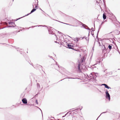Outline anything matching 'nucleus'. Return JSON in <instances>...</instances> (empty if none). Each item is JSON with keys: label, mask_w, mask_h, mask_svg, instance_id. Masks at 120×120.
<instances>
[{"label": "nucleus", "mask_w": 120, "mask_h": 120, "mask_svg": "<svg viewBox=\"0 0 120 120\" xmlns=\"http://www.w3.org/2000/svg\"><path fill=\"white\" fill-rule=\"evenodd\" d=\"M29 63L30 65H32L33 66V64L32 63H30L29 62Z\"/></svg>", "instance_id": "49530a36"}, {"label": "nucleus", "mask_w": 120, "mask_h": 120, "mask_svg": "<svg viewBox=\"0 0 120 120\" xmlns=\"http://www.w3.org/2000/svg\"><path fill=\"white\" fill-rule=\"evenodd\" d=\"M47 28L48 29V31L49 34H55V36L56 37L55 34V33L54 32L53 30L54 29L52 28L49 27H47Z\"/></svg>", "instance_id": "f03ea898"}, {"label": "nucleus", "mask_w": 120, "mask_h": 120, "mask_svg": "<svg viewBox=\"0 0 120 120\" xmlns=\"http://www.w3.org/2000/svg\"><path fill=\"white\" fill-rule=\"evenodd\" d=\"M58 32L59 33V34H61V33H61V32H59V31H58Z\"/></svg>", "instance_id": "603ef678"}, {"label": "nucleus", "mask_w": 120, "mask_h": 120, "mask_svg": "<svg viewBox=\"0 0 120 120\" xmlns=\"http://www.w3.org/2000/svg\"><path fill=\"white\" fill-rule=\"evenodd\" d=\"M58 68H59V70H58V69L56 68V70H57L59 72L61 73L62 74H63L62 73H61V71L60 70V69L62 70L63 71H64V68L62 67L59 66V67H58Z\"/></svg>", "instance_id": "6e6552de"}, {"label": "nucleus", "mask_w": 120, "mask_h": 120, "mask_svg": "<svg viewBox=\"0 0 120 120\" xmlns=\"http://www.w3.org/2000/svg\"><path fill=\"white\" fill-rule=\"evenodd\" d=\"M55 21H57L59 22H61V23H63V24H66L67 25H68V23H64V22H60V21H59L57 20H55Z\"/></svg>", "instance_id": "bb28decb"}, {"label": "nucleus", "mask_w": 120, "mask_h": 120, "mask_svg": "<svg viewBox=\"0 0 120 120\" xmlns=\"http://www.w3.org/2000/svg\"><path fill=\"white\" fill-rule=\"evenodd\" d=\"M107 20H105L104 22H107Z\"/></svg>", "instance_id": "680f3d73"}, {"label": "nucleus", "mask_w": 120, "mask_h": 120, "mask_svg": "<svg viewBox=\"0 0 120 120\" xmlns=\"http://www.w3.org/2000/svg\"><path fill=\"white\" fill-rule=\"evenodd\" d=\"M96 3H99V2H98V0H96Z\"/></svg>", "instance_id": "09e8293b"}, {"label": "nucleus", "mask_w": 120, "mask_h": 120, "mask_svg": "<svg viewBox=\"0 0 120 120\" xmlns=\"http://www.w3.org/2000/svg\"><path fill=\"white\" fill-rule=\"evenodd\" d=\"M95 42H94V46H93V48H92V50H94V49H93V48H94V46L95 45Z\"/></svg>", "instance_id": "c03bdc74"}, {"label": "nucleus", "mask_w": 120, "mask_h": 120, "mask_svg": "<svg viewBox=\"0 0 120 120\" xmlns=\"http://www.w3.org/2000/svg\"><path fill=\"white\" fill-rule=\"evenodd\" d=\"M66 79V78H64V79H62V80H60V81H62L64 79ZM59 82H60V81H59Z\"/></svg>", "instance_id": "bf43d9fd"}, {"label": "nucleus", "mask_w": 120, "mask_h": 120, "mask_svg": "<svg viewBox=\"0 0 120 120\" xmlns=\"http://www.w3.org/2000/svg\"><path fill=\"white\" fill-rule=\"evenodd\" d=\"M100 58H98V60H97L96 61V62L95 63V64H94V65H93V66H94L95 65L97 64H99L100 62Z\"/></svg>", "instance_id": "1a4fd4ad"}, {"label": "nucleus", "mask_w": 120, "mask_h": 120, "mask_svg": "<svg viewBox=\"0 0 120 120\" xmlns=\"http://www.w3.org/2000/svg\"><path fill=\"white\" fill-rule=\"evenodd\" d=\"M102 85L104 86L105 87L108 89H111L110 87L107 84H102Z\"/></svg>", "instance_id": "9b49d317"}, {"label": "nucleus", "mask_w": 120, "mask_h": 120, "mask_svg": "<svg viewBox=\"0 0 120 120\" xmlns=\"http://www.w3.org/2000/svg\"><path fill=\"white\" fill-rule=\"evenodd\" d=\"M108 48L110 50H111L112 49V46L111 45H109L108 46Z\"/></svg>", "instance_id": "cd10ccee"}, {"label": "nucleus", "mask_w": 120, "mask_h": 120, "mask_svg": "<svg viewBox=\"0 0 120 120\" xmlns=\"http://www.w3.org/2000/svg\"><path fill=\"white\" fill-rule=\"evenodd\" d=\"M80 39V38H74V39H73V40L74 41H76V42H78L79 40Z\"/></svg>", "instance_id": "2eb2a0df"}, {"label": "nucleus", "mask_w": 120, "mask_h": 120, "mask_svg": "<svg viewBox=\"0 0 120 120\" xmlns=\"http://www.w3.org/2000/svg\"><path fill=\"white\" fill-rule=\"evenodd\" d=\"M0 44H3V45H4V44H6L5 43H0Z\"/></svg>", "instance_id": "4d7b16f0"}, {"label": "nucleus", "mask_w": 120, "mask_h": 120, "mask_svg": "<svg viewBox=\"0 0 120 120\" xmlns=\"http://www.w3.org/2000/svg\"><path fill=\"white\" fill-rule=\"evenodd\" d=\"M17 50L18 51H19L20 52H22L23 50L21 49L20 48H18V49H17Z\"/></svg>", "instance_id": "412c9836"}, {"label": "nucleus", "mask_w": 120, "mask_h": 120, "mask_svg": "<svg viewBox=\"0 0 120 120\" xmlns=\"http://www.w3.org/2000/svg\"><path fill=\"white\" fill-rule=\"evenodd\" d=\"M37 108H38L41 111V113H42V110H41V109H40L39 108V107H37Z\"/></svg>", "instance_id": "8fccbe9b"}, {"label": "nucleus", "mask_w": 120, "mask_h": 120, "mask_svg": "<svg viewBox=\"0 0 120 120\" xmlns=\"http://www.w3.org/2000/svg\"><path fill=\"white\" fill-rule=\"evenodd\" d=\"M38 0H36V1L35 0H34V2L32 4L33 8H34V6H35V8H36L37 7H38Z\"/></svg>", "instance_id": "20e7f679"}, {"label": "nucleus", "mask_w": 120, "mask_h": 120, "mask_svg": "<svg viewBox=\"0 0 120 120\" xmlns=\"http://www.w3.org/2000/svg\"><path fill=\"white\" fill-rule=\"evenodd\" d=\"M72 112V111H70L68 112L66 114H65V115H68V116H69L71 114V112Z\"/></svg>", "instance_id": "dca6fc26"}, {"label": "nucleus", "mask_w": 120, "mask_h": 120, "mask_svg": "<svg viewBox=\"0 0 120 120\" xmlns=\"http://www.w3.org/2000/svg\"><path fill=\"white\" fill-rule=\"evenodd\" d=\"M66 78H68V79H79V78H73L72 77H68Z\"/></svg>", "instance_id": "4be33fe9"}, {"label": "nucleus", "mask_w": 120, "mask_h": 120, "mask_svg": "<svg viewBox=\"0 0 120 120\" xmlns=\"http://www.w3.org/2000/svg\"><path fill=\"white\" fill-rule=\"evenodd\" d=\"M96 74L98 75L97 73H91L90 74L89 76L88 75V78H90V79L91 81H93L94 82L96 81V78L97 77Z\"/></svg>", "instance_id": "f257e3e1"}, {"label": "nucleus", "mask_w": 120, "mask_h": 120, "mask_svg": "<svg viewBox=\"0 0 120 120\" xmlns=\"http://www.w3.org/2000/svg\"><path fill=\"white\" fill-rule=\"evenodd\" d=\"M36 66L37 67H39V68H41V69L42 70V67L41 65H40L39 64H36Z\"/></svg>", "instance_id": "6ab92c4d"}, {"label": "nucleus", "mask_w": 120, "mask_h": 120, "mask_svg": "<svg viewBox=\"0 0 120 120\" xmlns=\"http://www.w3.org/2000/svg\"><path fill=\"white\" fill-rule=\"evenodd\" d=\"M66 116V115H65V114L64 116H62V117H65Z\"/></svg>", "instance_id": "864d4df0"}, {"label": "nucleus", "mask_w": 120, "mask_h": 120, "mask_svg": "<svg viewBox=\"0 0 120 120\" xmlns=\"http://www.w3.org/2000/svg\"><path fill=\"white\" fill-rule=\"evenodd\" d=\"M86 40L87 41H88V42H89V38H88V39H86Z\"/></svg>", "instance_id": "de8ad7c7"}, {"label": "nucleus", "mask_w": 120, "mask_h": 120, "mask_svg": "<svg viewBox=\"0 0 120 120\" xmlns=\"http://www.w3.org/2000/svg\"><path fill=\"white\" fill-rule=\"evenodd\" d=\"M40 10H41L42 11H43L44 12V11H43V10H42L40 8Z\"/></svg>", "instance_id": "69168bd1"}, {"label": "nucleus", "mask_w": 120, "mask_h": 120, "mask_svg": "<svg viewBox=\"0 0 120 120\" xmlns=\"http://www.w3.org/2000/svg\"><path fill=\"white\" fill-rule=\"evenodd\" d=\"M22 103L24 104L27 105V101L26 99L25 98H23L22 99Z\"/></svg>", "instance_id": "39448f33"}, {"label": "nucleus", "mask_w": 120, "mask_h": 120, "mask_svg": "<svg viewBox=\"0 0 120 120\" xmlns=\"http://www.w3.org/2000/svg\"><path fill=\"white\" fill-rule=\"evenodd\" d=\"M55 43H57V41H55Z\"/></svg>", "instance_id": "052dcab7"}, {"label": "nucleus", "mask_w": 120, "mask_h": 120, "mask_svg": "<svg viewBox=\"0 0 120 120\" xmlns=\"http://www.w3.org/2000/svg\"><path fill=\"white\" fill-rule=\"evenodd\" d=\"M118 52L119 54H120V52L119 51V52Z\"/></svg>", "instance_id": "e2e57ef3"}, {"label": "nucleus", "mask_w": 120, "mask_h": 120, "mask_svg": "<svg viewBox=\"0 0 120 120\" xmlns=\"http://www.w3.org/2000/svg\"><path fill=\"white\" fill-rule=\"evenodd\" d=\"M107 112L106 111V112H102L101 113V114L100 115L98 116V117L97 118V119H96V120H97L98 119V118L102 114H103V113H106V112Z\"/></svg>", "instance_id": "a878e982"}, {"label": "nucleus", "mask_w": 120, "mask_h": 120, "mask_svg": "<svg viewBox=\"0 0 120 120\" xmlns=\"http://www.w3.org/2000/svg\"><path fill=\"white\" fill-rule=\"evenodd\" d=\"M60 38H61V40H62V39L64 40V38L63 37V36L62 35H61L60 37Z\"/></svg>", "instance_id": "393cba45"}, {"label": "nucleus", "mask_w": 120, "mask_h": 120, "mask_svg": "<svg viewBox=\"0 0 120 120\" xmlns=\"http://www.w3.org/2000/svg\"><path fill=\"white\" fill-rule=\"evenodd\" d=\"M67 46H68V47H67L68 48L72 49H74L73 48L74 47V46L73 45H71L69 44H68Z\"/></svg>", "instance_id": "423d86ee"}, {"label": "nucleus", "mask_w": 120, "mask_h": 120, "mask_svg": "<svg viewBox=\"0 0 120 120\" xmlns=\"http://www.w3.org/2000/svg\"><path fill=\"white\" fill-rule=\"evenodd\" d=\"M112 73L111 72H107L106 73V75H112Z\"/></svg>", "instance_id": "b1692460"}, {"label": "nucleus", "mask_w": 120, "mask_h": 120, "mask_svg": "<svg viewBox=\"0 0 120 120\" xmlns=\"http://www.w3.org/2000/svg\"><path fill=\"white\" fill-rule=\"evenodd\" d=\"M82 107H81V109H80V110H81L82 109Z\"/></svg>", "instance_id": "13d9d810"}, {"label": "nucleus", "mask_w": 120, "mask_h": 120, "mask_svg": "<svg viewBox=\"0 0 120 120\" xmlns=\"http://www.w3.org/2000/svg\"><path fill=\"white\" fill-rule=\"evenodd\" d=\"M81 38H81V39H83L84 38H85V39H86V36H84L83 37H81Z\"/></svg>", "instance_id": "e433bc0d"}, {"label": "nucleus", "mask_w": 120, "mask_h": 120, "mask_svg": "<svg viewBox=\"0 0 120 120\" xmlns=\"http://www.w3.org/2000/svg\"><path fill=\"white\" fill-rule=\"evenodd\" d=\"M7 27H14V26H8Z\"/></svg>", "instance_id": "4c0bfd02"}, {"label": "nucleus", "mask_w": 120, "mask_h": 120, "mask_svg": "<svg viewBox=\"0 0 120 120\" xmlns=\"http://www.w3.org/2000/svg\"><path fill=\"white\" fill-rule=\"evenodd\" d=\"M80 67H78V70L79 71V72H82L81 70V69Z\"/></svg>", "instance_id": "c85d7f7f"}, {"label": "nucleus", "mask_w": 120, "mask_h": 120, "mask_svg": "<svg viewBox=\"0 0 120 120\" xmlns=\"http://www.w3.org/2000/svg\"><path fill=\"white\" fill-rule=\"evenodd\" d=\"M55 66H56L58 67H58H59V65H58V63L57 62H56V64L55 65Z\"/></svg>", "instance_id": "7c9ffc66"}, {"label": "nucleus", "mask_w": 120, "mask_h": 120, "mask_svg": "<svg viewBox=\"0 0 120 120\" xmlns=\"http://www.w3.org/2000/svg\"><path fill=\"white\" fill-rule=\"evenodd\" d=\"M117 115L118 116V117L117 118H119V117H120V114L119 113H117Z\"/></svg>", "instance_id": "72a5a7b5"}, {"label": "nucleus", "mask_w": 120, "mask_h": 120, "mask_svg": "<svg viewBox=\"0 0 120 120\" xmlns=\"http://www.w3.org/2000/svg\"><path fill=\"white\" fill-rule=\"evenodd\" d=\"M82 26L84 28L89 30H90V28L88 26H87L85 24H83L82 25Z\"/></svg>", "instance_id": "0eeeda50"}, {"label": "nucleus", "mask_w": 120, "mask_h": 120, "mask_svg": "<svg viewBox=\"0 0 120 120\" xmlns=\"http://www.w3.org/2000/svg\"><path fill=\"white\" fill-rule=\"evenodd\" d=\"M81 65V64L80 63H79V64H78V67H80Z\"/></svg>", "instance_id": "2f4dec72"}, {"label": "nucleus", "mask_w": 120, "mask_h": 120, "mask_svg": "<svg viewBox=\"0 0 120 120\" xmlns=\"http://www.w3.org/2000/svg\"><path fill=\"white\" fill-rule=\"evenodd\" d=\"M102 49H103L102 50V52H104V50H106V48L105 47V46L104 45H103L102 43Z\"/></svg>", "instance_id": "4468645a"}, {"label": "nucleus", "mask_w": 120, "mask_h": 120, "mask_svg": "<svg viewBox=\"0 0 120 120\" xmlns=\"http://www.w3.org/2000/svg\"><path fill=\"white\" fill-rule=\"evenodd\" d=\"M68 25H70V26H73V25H71V24H68Z\"/></svg>", "instance_id": "79ce46f5"}, {"label": "nucleus", "mask_w": 120, "mask_h": 120, "mask_svg": "<svg viewBox=\"0 0 120 120\" xmlns=\"http://www.w3.org/2000/svg\"><path fill=\"white\" fill-rule=\"evenodd\" d=\"M99 0V2L100 3V1H101L100 0Z\"/></svg>", "instance_id": "0e129e2a"}, {"label": "nucleus", "mask_w": 120, "mask_h": 120, "mask_svg": "<svg viewBox=\"0 0 120 120\" xmlns=\"http://www.w3.org/2000/svg\"><path fill=\"white\" fill-rule=\"evenodd\" d=\"M105 98L106 99H108L109 101H110V95L107 89L105 90Z\"/></svg>", "instance_id": "7ed1b4c3"}, {"label": "nucleus", "mask_w": 120, "mask_h": 120, "mask_svg": "<svg viewBox=\"0 0 120 120\" xmlns=\"http://www.w3.org/2000/svg\"><path fill=\"white\" fill-rule=\"evenodd\" d=\"M98 43L99 45V46H101V43H100V42L99 41H98Z\"/></svg>", "instance_id": "a19ab883"}, {"label": "nucleus", "mask_w": 120, "mask_h": 120, "mask_svg": "<svg viewBox=\"0 0 120 120\" xmlns=\"http://www.w3.org/2000/svg\"><path fill=\"white\" fill-rule=\"evenodd\" d=\"M68 37H70V38H71V37H70L69 36H68Z\"/></svg>", "instance_id": "774afa93"}, {"label": "nucleus", "mask_w": 120, "mask_h": 120, "mask_svg": "<svg viewBox=\"0 0 120 120\" xmlns=\"http://www.w3.org/2000/svg\"><path fill=\"white\" fill-rule=\"evenodd\" d=\"M101 29V26H100V27L99 28L98 31L97 32V35L96 36V38H97V39H98V35L99 33V30L100 29Z\"/></svg>", "instance_id": "f3484780"}, {"label": "nucleus", "mask_w": 120, "mask_h": 120, "mask_svg": "<svg viewBox=\"0 0 120 120\" xmlns=\"http://www.w3.org/2000/svg\"><path fill=\"white\" fill-rule=\"evenodd\" d=\"M90 33V31H89V34H88V38H89V33Z\"/></svg>", "instance_id": "3c124183"}, {"label": "nucleus", "mask_w": 120, "mask_h": 120, "mask_svg": "<svg viewBox=\"0 0 120 120\" xmlns=\"http://www.w3.org/2000/svg\"><path fill=\"white\" fill-rule=\"evenodd\" d=\"M35 103L37 104H38V100H36V101H35Z\"/></svg>", "instance_id": "58836bf2"}, {"label": "nucleus", "mask_w": 120, "mask_h": 120, "mask_svg": "<svg viewBox=\"0 0 120 120\" xmlns=\"http://www.w3.org/2000/svg\"><path fill=\"white\" fill-rule=\"evenodd\" d=\"M31 27H29V28H27V29L28 30V29H29V28H30Z\"/></svg>", "instance_id": "6e6d98bb"}, {"label": "nucleus", "mask_w": 120, "mask_h": 120, "mask_svg": "<svg viewBox=\"0 0 120 120\" xmlns=\"http://www.w3.org/2000/svg\"><path fill=\"white\" fill-rule=\"evenodd\" d=\"M37 87L38 89H39L40 88V84L38 83H37Z\"/></svg>", "instance_id": "5701e85b"}, {"label": "nucleus", "mask_w": 120, "mask_h": 120, "mask_svg": "<svg viewBox=\"0 0 120 120\" xmlns=\"http://www.w3.org/2000/svg\"><path fill=\"white\" fill-rule=\"evenodd\" d=\"M31 13H30H30H29L28 14H27V15H25V16H23L21 18H19L18 19H16V20H15V21H17V20L20 19L21 18H23L24 17H25L26 16H27L28 15H29Z\"/></svg>", "instance_id": "f8f14e48"}, {"label": "nucleus", "mask_w": 120, "mask_h": 120, "mask_svg": "<svg viewBox=\"0 0 120 120\" xmlns=\"http://www.w3.org/2000/svg\"><path fill=\"white\" fill-rule=\"evenodd\" d=\"M98 89V90H99V91L100 92H101V91L99 89Z\"/></svg>", "instance_id": "5fc2aeb1"}, {"label": "nucleus", "mask_w": 120, "mask_h": 120, "mask_svg": "<svg viewBox=\"0 0 120 120\" xmlns=\"http://www.w3.org/2000/svg\"><path fill=\"white\" fill-rule=\"evenodd\" d=\"M103 17L104 20H105L106 18V14L105 13H104L103 15Z\"/></svg>", "instance_id": "ddd939ff"}, {"label": "nucleus", "mask_w": 120, "mask_h": 120, "mask_svg": "<svg viewBox=\"0 0 120 120\" xmlns=\"http://www.w3.org/2000/svg\"><path fill=\"white\" fill-rule=\"evenodd\" d=\"M94 30L93 28V27H92L91 28V30H92V31H93V32L94 31V30Z\"/></svg>", "instance_id": "a18cd8bd"}, {"label": "nucleus", "mask_w": 120, "mask_h": 120, "mask_svg": "<svg viewBox=\"0 0 120 120\" xmlns=\"http://www.w3.org/2000/svg\"><path fill=\"white\" fill-rule=\"evenodd\" d=\"M84 60V58L83 57L81 58V63H82V62H83Z\"/></svg>", "instance_id": "c756f323"}, {"label": "nucleus", "mask_w": 120, "mask_h": 120, "mask_svg": "<svg viewBox=\"0 0 120 120\" xmlns=\"http://www.w3.org/2000/svg\"><path fill=\"white\" fill-rule=\"evenodd\" d=\"M80 109V108H78L77 109H75V110H72V112L73 111H75V112H77Z\"/></svg>", "instance_id": "aec40b11"}, {"label": "nucleus", "mask_w": 120, "mask_h": 120, "mask_svg": "<svg viewBox=\"0 0 120 120\" xmlns=\"http://www.w3.org/2000/svg\"><path fill=\"white\" fill-rule=\"evenodd\" d=\"M48 56L50 58H52L53 60H54L52 58V57L51 56H50L49 55Z\"/></svg>", "instance_id": "ea45409f"}, {"label": "nucleus", "mask_w": 120, "mask_h": 120, "mask_svg": "<svg viewBox=\"0 0 120 120\" xmlns=\"http://www.w3.org/2000/svg\"><path fill=\"white\" fill-rule=\"evenodd\" d=\"M116 48H117V49H116V50H117V51L119 52V50L118 49V47H117V46H116Z\"/></svg>", "instance_id": "37998d69"}, {"label": "nucleus", "mask_w": 120, "mask_h": 120, "mask_svg": "<svg viewBox=\"0 0 120 120\" xmlns=\"http://www.w3.org/2000/svg\"><path fill=\"white\" fill-rule=\"evenodd\" d=\"M60 43L59 42H57V43H58V44H60Z\"/></svg>", "instance_id": "338daca9"}, {"label": "nucleus", "mask_w": 120, "mask_h": 120, "mask_svg": "<svg viewBox=\"0 0 120 120\" xmlns=\"http://www.w3.org/2000/svg\"><path fill=\"white\" fill-rule=\"evenodd\" d=\"M36 10V8H33V9L31 10L30 12V13H32L34 11H35Z\"/></svg>", "instance_id": "a211bd4d"}, {"label": "nucleus", "mask_w": 120, "mask_h": 120, "mask_svg": "<svg viewBox=\"0 0 120 120\" xmlns=\"http://www.w3.org/2000/svg\"><path fill=\"white\" fill-rule=\"evenodd\" d=\"M91 35H92V36L94 37V32L92 31H91Z\"/></svg>", "instance_id": "f704fd0d"}, {"label": "nucleus", "mask_w": 120, "mask_h": 120, "mask_svg": "<svg viewBox=\"0 0 120 120\" xmlns=\"http://www.w3.org/2000/svg\"><path fill=\"white\" fill-rule=\"evenodd\" d=\"M8 23L9 24L12 25L11 26H14V27L16 26V25L14 22L10 21L8 22Z\"/></svg>", "instance_id": "9d476101"}, {"label": "nucleus", "mask_w": 120, "mask_h": 120, "mask_svg": "<svg viewBox=\"0 0 120 120\" xmlns=\"http://www.w3.org/2000/svg\"><path fill=\"white\" fill-rule=\"evenodd\" d=\"M42 26L43 27H44V26H45V27H46V26L45 25H39V26Z\"/></svg>", "instance_id": "c9c22d12"}, {"label": "nucleus", "mask_w": 120, "mask_h": 120, "mask_svg": "<svg viewBox=\"0 0 120 120\" xmlns=\"http://www.w3.org/2000/svg\"><path fill=\"white\" fill-rule=\"evenodd\" d=\"M104 23V22H102L101 23V24L100 25L99 28L100 27V26H101H101L102 25V24H103Z\"/></svg>", "instance_id": "473e14b6"}]
</instances>
